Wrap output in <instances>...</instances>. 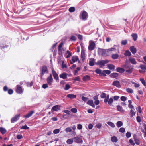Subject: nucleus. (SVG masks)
Instances as JSON below:
<instances>
[{"label": "nucleus", "instance_id": "0e129e2a", "mask_svg": "<svg viewBox=\"0 0 146 146\" xmlns=\"http://www.w3.org/2000/svg\"><path fill=\"white\" fill-rule=\"evenodd\" d=\"M13 92V90L11 89H10L8 90V93L9 94H12Z\"/></svg>", "mask_w": 146, "mask_h": 146}, {"label": "nucleus", "instance_id": "393cba45", "mask_svg": "<svg viewBox=\"0 0 146 146\" xmlns=\"http://www.w3.org/2000/svg\"><path fill=\"white\" fill-rule=\"evenodd\" d=\"M60 77L63 79H65L67 78V74L66 73H63L60 75Z\"/></svg>", "mask_w": 146, "mask_h": 146}, {"label": "nucleus", "instance_id": "e433bc0d", "mask_svg": "<svg viewBox=\"0 0 146 146\" xmlns=\"http://www.w3.org/2000/svg\"><path fill=\"white\" fill-rule=\"evenodd\" d=\"M65 131L66 132H70L72 131V129L70 127H68L65 129Z\"/></svg>", "mask_w": 146, "mask_h": 146}, {"label": "nucleus", "instance_id": "13d9d810", "mask_svg": "<svg viewBox=\"0 0 146 146\" xmlns=\"http://www.w3.org/2000/svg\"><path fill=\"white\" fill-rule=\"evenodd\" d=\"M135 141L136 144L139 145L140 144L139 141L138 139H135Z\"/></svg>", "mask_w": 146, "mask_h": 146}, {"label": "nucleus", "instance_id": "423d86ee", "mask_svg": "<svg viewBox=\"0 0 146 146\" xmlns=\"http://www.w3.org/2000/svg\"><path fill=\"white\" fill-rule=\"evenodd\" d=\"M53 80L52 76L51 74L48 76L47 78V84L51 86L53 82Z\"/></svg>", "mask_w": 146, "mask_h": 146}, {"label": "nucleus", "instance_id": "412c9836", "mask_svg": "<svg viewBox=\"0 0 146 146\" xmlns=\"http://www.w3.org/2000/svg\"><path fill=\"white\" fill-rule=\"evenodd\" d=\"M131 36L132 37L134 40L136 41L137 38V35L136 33H133L132 34Z\"/></svg>", "mask_w": 146, "mask_h": 146}, {"label": "nucleus", "instance_id": "603ef678", "mask_svg": "<svg viewBox=\"0 0 146 146\" xmlns=\"http://www.w3.org/2000/svg\"><path fill=\"white\" fill-rule=\"evenodd\" d=\"M33 82L32 81L31 83L27 82V86L28 87H31L33 84Z\"/></svg>", "mask_w": 146, "mask_h": 146}, {"label": "nucleus", "instance_id": "4d7b16f0", "mask_svg": "<svg viewBox=\"0 0 146 146\" xmlns=\"http://www.w3.org/2000/svg\"><path fill=\"white\" fill-rule=\"evenodd\" d=\"M130 113L131 114V117H133L135 114V112H134L133 110H131L130 111Z\"/></svg>", "mask_w": 146, "mask_h": 146}, {"label": "nucleus", "instance_id": "09e8293b", "mask_svg": "<svg viewBox=\"0 0 146 146\" xmlns=\"http://www.w3.org/2000/svg\"><path fill=\"white\" fill-rule=\"evenodd\" d=\"M119 131L120 132L124 133L125 131V129L124 128L121 127L119 129Z\"/></svg>", "mask_w": 146, "mask_h": 146}, {"label": "nucleus", "instance_id": "6e6552de", "mask_svg": "<svg viewBox=\"0 0 146 146\" xmlns=\"http://www.w3.org/2000/svg\"><path fill=\"white\" fill-rule=\"evenodd\" d=\"M60 110V106L58 105H55L52 108L51 111L53 112L54 111H57Z\"/></svg>", "mask_w": 146, "mask_h": 146}, {"label": "nucleus", "instance_id": "49530a36", "mask_svg": "<svg viewBox=\"0 0 146 146\" xmlns=\"http://www.w3.org/2000/svg\"><path fill=\"white\" fill-rule=\"evenodd\" d=\"M140 67L142 70H145L146 69V66L145 65L141 64L140 66Z\"/></svg>", "mask_w": 146, "mask_h": 146}, {"label": "nucleus", "instance_id": "de8ad7c7", "mask_svg": "<svg viewBox=\"0 0 146 146\" xmlns=\"http://www.w3.org/2000/svg\"><path fill=\"white\" fill-rule=\"evenodd\" d=\"M48 84H44L42 86V88L44 89L48 88Z\"/></svg>", "mask_w": 146, "mask_h": 146}, {"label": "nucleus", "instance_id": "f03ea898", "mask_svg": "<svg viewBox=\"0 0 146 146\" xmlns=\"http://www.w3.org/2000/svg\"><path fill=\"white\" fill-rule=\"evenodd\" d=\"M109 62L108 60H101L98 61L96 64L99 65L100 68H102L105 66V64Z\"/></svg>", "mask_w": 146, "mask_h": 146}, {"label": "nucleus", "instance_id": "0eeeda50", "mask_svg": "<svg viewBox=\"0 0 146 146\" xmlns=\"http://www.w3.org/2000/svg\"><path fill=\"white\" fill-rule=\"evenodd\" d=\"M133 68V66H128L125 67V68L126 69V72L128 74H130L132 73V70Z\"/></svg>", "mask_w": 146, "mask_h": 146}, {"label": "nucleus", "instance_id": "5fc2aeb1", "mask_svg": "<svg viewBox=\"0 0 146 146\" xmlns=\"http://www.w3.org/2000/svg\"><path fill=\"white\" fill-rule=\"evenodd\" d=\"M29 128V127H27L26 125H25L24 126H22L21 127V129H23L25 130L28 129Z\"/></svg>", "mask_w": 146, "mask_h": 146}, {"label": "nucleus", "instance_id": "f257e3e1", "mask_svg": "<svg viewBox=\"0 0 146 146\" xmlns=\"http://www.w3.org/2000/svg\"><path fill=\"white\" fill-rule=\"evenodd\" d=\"M98 52L99 54H101L103 56H107L109 52L108 49H104L100 48H98Z\"/></svg>", "mask_w": 146, "mask_h": 146}, {"label": "nucleus", "instance_id": "cd10ccee", "mask_svg": "<svg viewBox=\"0 0 146 146\" xmlns=\"http://www.w3.org/2000/svg\"><path fill=\"white\" fill-rule=\"evenodd\" d=\"M90 79V77L88 75H86L83 78V80L84 81L89 80Z\"/></svg>", "mask_w": 146, "mask_h": 146}, {"label": "nucleus", "instance_id": "bb28decb", "mask_svg": "<svg viewBox=\"0 0 146 146\" xmlns=\"http://www.w3.org/2000/svg\"><path fill=\"white\" fill-rule=\"evenodd\" d=\"M119 56L117 54H113L112 55V58L113 59H117L118 58Z\"/></svg>", "mask_w": 146, "mask_h": 146}, {"label": "nucleus", "instance_id": "6ab92c4d", "mask_svg": "<svg viewBox=\"0 0 146 146\" xmlns=\"http://www.w3.org/2000/svg\"><path fill=\"white\" fill-rule=\"evenodd\" d=\"M34 111H31L29 112L26 115L24 116V117H25L26 118H28L29 117H31L32 115L34 113Z\"/></svg>", "mask_w": 146, "mask_h": 146}, {"label": "nucleus", "instance_id": "b1692460", "mask_svg": "<svg viewBox=\"0 0 146 146\" xmlns=\"http://www.w3.org/2000/svg\"><path fill=\"white\" fill-rule=\"evenodd\" d=\"M95 72L96 73L98 74H101L104 76H106V74H104L103 73H102L101 70L99 69H96L95 70Z\"/></svg>", "mask_w": 146, "mask_h": 146}, {"label": "nucleus", "instance_id": "8fccbe9b", "mask_svg": "<svg viewBox=\"0 0 146 146\" xmlns=\"http://www.w3.org/2000/svg\"><path fill=\"white\" fill-rule=\"evenodd\" d=\"M121 100L122 101L124 102L127 100V98L124 96H122L121 97Z\"/></svg>", "mask_w": 146, "mask_h": 146}, {"label": "nucleus", "instance_id": "c9c22d12", "mask_svg": "<svg viewBox=\"0 0 146 146\" xmlns=\"http://www.w3.org/2000/svg\"><path fill=\"white\" fill-rule=\"evenodd\" d=\"M107 123L108 125H110L113 128L115 127V125L114 124L111 122H107Z\"/></svg>", "mask_w": 146, "mask_h": 146}, {"label": "nucleus", "instance_id": "4be33fe9", "mask_svg": "<svg viewBox=\"0 0 146 146\" xmlns=\"http://www.w3.org/2000/svg\"><path fill=\"white\" fill-rule=\"evenodd\" d=\"M113 85L117 87H119L120 86L119 82L118 81H114L113 83Z\"/></svg>", "mask_w": 146, "mask_h": 146}, {"label": "nucleus", "instance_id": "aec40b11", "mask_svg": "<svg viewBox=\"0 0 146 146\" xmlns=\"http://www.w3.org/2000/svg\"><path fill=\"white\" fill-rule=\"evenodd\" d=\"M95 60L94 59L92 58L91 59L89 62V64L90 66H93L94 64Z\"/></svg>", "mask_w": 146, "mask_h": 146}, {"label": "nucleus", "instance_id": "f8f14e48", "mask_svg": "<svg viewBox=\"0 0 146 146\" xmlns=\"http://www.w3.org/2000/svg\"><path fill=\"white\" fill-rule=\"evenodd\" d=\"M78 60V57L77 56H73L72 58V61H70V63L71 64H73V63L77 61Z\"/></svg>", "mask_w": 146, "mask_h": 146}, {"label": "nucleus", "instance_id": "f3484780", "mask_svg": "<svg viewBox=\"0 0 146 146\" xmlns=\"http://www.w3.org/2000/svg\"><path fill=\"white\" fill-rule=\"evenodd\" d=\"M87 103L88 104L91 106L92 107L94 108H95V105L93 103V101L92 100H90L88 101L87 102Z\"/></svg>", "mask_w": 146, "mask_h": 146}, {"label": "nucleus", "instance_id": "20e7f679", "mask_svg": "<svg viewBox=\"0 0 146 146\" xmlns=\"http://www.w3.org/2000/svg\"><path fill=\"white\" fill-rule=\"evenodd\" d=\"M88 17L87 13L85 11H82L80 15V18L83 20H86Z\"/></svg>", "mask_w": 146, "mask_h": 146}, {"label": "nucleus", "instance_id": "864d4df0", "mask_svg": "<svg viewBox=\"0 0 146 146\" xmlns=\"http://www.w3.org/2000/svg\"><path fill=\"white\" fill-rule=\"evenodd\" d=\"M58 49V54L60 55H62V49Z\"/></svg>", "mask_w": 146, "mask_h": 146}, {"label": "nucleus", "instance_id": "3c124183", "mask_svg": "<svg viewBox=\"0 0 146 146\" xmlns=\"http://www.w3.org/2000/svg\"><path fill=\"white\" fill-rule=\"evenodd\" d=\"M53 133L55 134L58 133L60 132V130L58 129H56L53 131Z\"/></svg>", "mask_w": 146, "mask_h": 146}, {"label": "nucleus", "instance_id": "e2e57ef3", "mask_svg": "<svg viewBox=\"0 0 146 146\" xmlns=\"http://www.w3.org/2000/svg\"><path fill=\"white\" fill-rule=\"evenodd\" d=\"M82 99L83 101L85 102L87 101V100H88L87 98L86 97L84 96H82Z\"/></svg>", "mask_w": 146, "mask_h": 146}, {"label": "nucleus", "instance_id": "2eb2a0df", "mask_svg": "<svg viewBox=\"0 0 146 146\" xmlns=\"http://www.w3.org/2000/svg\"><path fill=\"white\" fill-rule=\"evenodd\" d=\"M130 51L133 54H135L136 53L137 50L134 46H132L130 48Z\"/></svg>", "mask_w": 146, "mask_h": 146}, {"label": "nucleus", "instance_id": "338daca9", "mask_svg": "<svg viewBox=\"0 0 146 146\" xmlns=\"http://www.w3.org/2000/svg\"><path fill=\"white\" fill-rule=\"evenodd\" d=\"M70 39L72 40L75 41L76 40V38L74 36H72L71 37Z\"/></svg>", "mask_w": 146, "mask_h": 146}, {"label": "nucleus", "instance_id": "58836bf2", "mask_svg": "<svg viewBox=\"0 0 146 146\" xmlns=\"http://www.w3.org/2000/svg\"><path fill=\"white\" fill-rule=\"evenodd\" d=\"M66 54H68V55L66 56V58H68L72 56V54L70 52L67 50L66 51Z\"/></svg>", "mask_w": 146, "mask_h": 146}, {"label": "nucleus", "instance_id": "c03bdc74", "mask_svg": "<svg viewBox=\"0 0 146 146\" xmlns=\"http://www.w3.org/2000/svg\"><path fill=\"white\" fill-rule=\"evenodd\" d=\"M140 80L142 84L145 86H146V84L145 80L143 78H141Z\"/></svg>", "mask_w": 146, "mask_h": 146}, {"label": "nucleus", "instance_id": "680f3d73", "mask_svg": "<svg viewBox=\"0 0 146 146\" xmlns=\"http://www.w3.org/2000/svg\"><path fill=\"white\" fill-rule=\"evenodd\" d=\"M126 136L127 138H129L131 136V134L129 132H127L126 134Z\"/></svg>", "mask_w": 146, "mask_h": 146}, {"label": "nucleus", "instance_id": "4468645a", "mask_svg": "<svg viewBox=\"0 0 146 146\" xmlns=\"http://www.w3.org/2000/svg\"><path fill=\"white\" fill-rule=\"evenodd\" d=\"M129 60L130 62L133 64L135 65L137 63V62L135 59L133 58H130L129 59Z\"/></svg>", "mask_w": 146, "mask_h": 146}, {"label": "nucleus", "instance_id": "69168bd1", "mask_svg": "<svg viewBox=\"0 0 146 146\" xmlns=\"http://www.w3.org/2000/svg\"><path fill=\"white\" fill-rule=\"evenodd\" d=\"M129 142L130 143H131L132 145L134 146L135 145V143L133 142V140L131 139H130L129 140Z\"/></svg>", "mask_w": 146, "mask_h": 146}, {"label": "nucleus", "instance_id": "c756f323", "mask_svg": "<svg viewBox=\"0 0 146 146\" xmlns=\"http://www.w3.org/2000/svg\"><path fill=\"white\" fill-rule=\"evenodd\" d=\"M111 140L113 142H116L118 141V139L115 136H113L111 138Z\"/></svg>", "mask_w": 146, "mask_h": 146}, {"label": "nucleus", "instance_id": "052dcab7", "mask_svg": "<svg viewBox=\"0 0 146 146\" xmlns=\"http://www.w3.org/2000/svg\"><path fill=\"white\" fill-rule=\"evenodd\" d=\"M119 98V96H114L113 99L115 100H117Z\"/></svg>", "mask_w": 146, "mask_h": 146}, {"label": "nucleus", "instance_id": "f704fd0d", "mask_svg": "<svg viewBox=\"0 0 146 146\" xmlns=\"http://www.w3.org/2000/svg\"><path fill=\"white\" fill-rule=\"evenodd\" d=\"M113 102V99L111 98H110V99L108 101V103L109 105H111Z\"/></svg>", "mask_w": 146, "mask_h": 146}, {"label": "nucleus", "instance_id": "dca6fc26", "mask_svg": "<svg viewBox=\"0 0 146 146\" xmlns=\"http://www.w3.org/2000/svg\"><path fill=\"white\" fill-rule=\"evenodd\" d=\"M117 110L121 112H123L125 111L123 109L122 107L119 105L117 106Z\"/></svg>", "mask_w": 146, "mask_h": 146}, {"label": "nucleus", "instance_id": "6e6d98bb", "mask_svg": "<svg viewBox=\"0 0 146 146\" xmlns=\"http://www.w3.org/2000/svg\"><path fill=\"white\" fill-rule=\"evenodd\" d=\"M82 128V126L80 124H78L77 125V129L78 130H80Z\"/></svg>", "mask_w": 146, "mask_h": 146}, {"label": "nucleus", "instance_id": "c85d7f7f", "mask_svg": "<svg viewBox=\"0 0 146 146\" xmlns=\"http://www.w3.org/2000/svg\"><path fill=\"white\" fill-rule=\"evenodd\" d=\"M73 142V138H71L68 139L66 141V143L67 144H72Z\"/></svg>", "mask_w": 146, "mask_h": 146}, {"label": "nucleus", "instance_id": "9d476101", "mask_svg": "<svg viewBox=\"0 0 146 146\" xmlns=\"http://www.w3.org/2000/svg\"><path fill=\"white\" fill-rule=\"evenodd\" d=\"M74 142L77 143H82L83 142V141L81 138L78 137H74Z\"/></svg>", "mask_w": 146, "mask_h": 146}, {"label": "nucleus", "instance_id": "bf43d9fd", "mask_svg": "<svg viewBox=\"0 0 146 146\" xmlns=\"http://www.w3.org/2000/svg\"><path fill=\"white\" fill-rule=\"evenodd\" d=\"M108 50L109 52L110 51H115L116 50V49L114 48H110L108 49Z\"/></svg>", "mask_w": 146, "mask_h": 146}, {"label": "nucleus", "instance_id": "7c9ffc66", "mask_svg": "<svg viewBox=\"0 0 146 146\" xmlns=\"http://www.w3.org/2000/svg\"><path fill=\"white\" fill-rule=\"evenodd\" d=\"M118 75V74L116 73H111L110 75V76L112 78H116Z\"/></svg>", "mask_w": 146, "mask_h": 146}, {"label": "nucleus", "instance_id": "2f4dec72", "mask_svg": "<svg viewBox=\"0 0 146 146\" xmlns=\"http://www.w3.org/2000/svg\"><path fill=\"white\" fill-rule=\"evenodd\" d=\"M0 131L2 134H4L6 132V130L5 128L0 127Z\"/></svg>", "mask_w": 146, "mask_h": 146}, {"label": "nucleus", "instance_id": "ddd939ff", "mask_svg": "<svg viewBox=\"0 0 146 146\" xmlns=\"http://www.w3.org/2000/svg\"><path fill=\"white\" fill-rule=\"evenodd\" d=\"M52 72L54 79L56 80L58 79V75L54 69L52 70Z\"/></svg>", "mask_w": 146, "mask_h": 146}, {"label": "nucleus", "instance_id": "72a5a7b5", "mask_svg": "<svg viewBox=\"0 0 146 146\" xmlns=\"http://www.w3.org/2000/svg\"><path fill=\"white\" fill-rule=\"evenodd\" d=\"M107 66L110 70H114L115 68V66L112 64H108Z\"/></svg>", "mask_w": 146, "mask_h": 146}, {"label": "nucleus", "instance_id": "a878e982", "mask_svg": "<svg viewBox=\"0 0 146 146\" xmlns=\"http://www.w3.org/2000/svg\"><path fill=\"white\" fill-rule=\"evenodd\" d=\"M123 123L121 121H119L117 122L116 123V125L118 127H120L122 126Z\"/></svg>", "mask_w": 146, "mask_h": 146}, {"label": "nucleus", "instance_id": "473e14b6", "mask_svg": "<svg viewBox=\"0 0 146 146\" xmlns=\"http://www.w3.org/2000/svg\"><path fill=\"white\" fill-rule=\"evenodd\" d=\"M131 54V52L129 50H126L124 54V55L126 56H130Z\"/></svg>", "mask_w": 146, "mask_h": 146}, {"label": "nucleus", "instance_id": "5701e85b", "mask_svg": "<svg viewBox=\"0 0 146 146\" xmlns=\"http://www.w3.org/2000/svg\"><path fill=\"white\" fill-rule=\"evenodd\" d=\"M67 97L70 98V99H74L76 98V96L73 94H69L67 95Z\"/></svg>", "mask_w": 146, "mask_h": 146}, {"label": "nucleus", "instance_id": "1a4fd4ad", "mask_svg": "<svg viewBox=\"0 0 146 146\" xmlns=\"http://www.w3.org/2000/svg\"><path fill=\"white\" fill-rule=\"evenodd\" d=\"M20 116V114L16 115L14 117H13L11 119V122L13 123L19 119V117Z\"/></svg>", "mask_w": 146, "mask_h": 146}, {"label": "nucleus", "instance_id": "7ed1b4c3", "mask_svg": "<svg viewBox=\"0 0 146 146\" xmlns=\"http://www.w3.org/2000/svg\"><path fill=\"white\" fill-rule=\"evenodd\" d=\"M88 49L89 50L92 51L96 47V44L92 40L90 41L89 43Z\"/></svg>", "mask_w": 146, "mask_h": 146}, {"label": "nucleus", "instance_id": "37998d69", "mask_svg": "<svg viewBox=\"0 0 146 146\" xmlns=\"http://www.w3.org/2000/svg\"><path fill=\"white\" fill-rule=\"evenodd\" d=\"M70 88V86L68 84H67L65 85V88L64 89L65 90H67Z\"/></svg>", "mask_w": 146, "mask_h": 146}, {"label": "nucleus", "instance_id": "ea45409f", "mask_svg": "<svg viewBox=\"0 0 146 146\" xmlns=\"http://www.w3.org/2000/svg\"><path fill=\"white\" fill-rule=\"evenodd\" d=\"M127 40H123L121 41V44L122 45H125L127 44Z\"/></svg>", "mask_w": 146, "mask_h": 146}, {"label": "nucleus", "instance_id": "a18cd8bd", "mask_svg": "<svg viewBox=\"0 0 146 146\" xmlns=\"http://www.w3.org/2000/svg\"><path fill=\"white\" fill-rule=\"evenodd\" d=\"M104 73H105L107 74H110L111 73L110 71L108 70H104L103 71Z\"/></svg>", "mask_w": 146, "mask_h": 146}, {"label": "nucleus", "instance_id": "a211bd4d", "mask_svg": "<svg viewBox=\"0 0 146 146\" xmlns=\"http://www.w3.org/2000/svg\"><path fill=\"white\" fill-rule=\"evenodd\" d=\"M117 71L120 73H122L124 72L125 70L122 68L118 67L117 68Z\"/></svg>", "mask_w": 146, "mask_h": 146}, {"label": "nucleus", "instance_id": "774afa93", "mask_svg": "<svg viewBox=\"0 0 146 146\" xmlns=\"http://www.w3.org/2000/svg\"><path fill=\"white\" fill-rule=\"evenodd\" d=\"M93 127V125L91 124H89L88 125V128L89 129H91Z\"/></svg>", "mask_w": 146, "mask_h": 146}, {"label": "nucleus", "instance_id": "9b49d317", "mask_svg": "<svg viewBox=\"0 0 146 146\" xmlns=\"http://www.w3.org/2000/svg\"><path fill=\"white\" fill-rule=\"evenodd\" d=\"M17 89L16 90V92L18 93L21 94L23 93V90L21 87L19 85L17 86Z\"/></svg>", "mask_w": 146, "mask_h": 146}, {"label": "nucleus", "instance_id": "79ce46f5", "mask_svg": "<svg viewBox=\"0 0 146 146\" xmlns=\"http://www.w3.org/2000/svg\"><path fill=\"white\" fill-rule=\"evenodd\" d=\"M71 111L72 112L76 113L77 112V109L75 108H73L71 109Z\"/></svg>", "mask_w": 146, "mask_h": 146}, {"label": "nucleus", "instance_id": "39448f33", "mask_svg": "<svg viewBox=\"0 0 146 146\" xmlns=\"http://www.w3.org/2000/svg\"><path fill=\"white\" fill-rule=\"evenodd\" d=\"M48 70L47 67L45 66H43L42 69V73L40 75L41 78H42L44 74L47 73Z\"/></svg>", "mask_w": 146, "mask_h": 146}, {"label": "nucleus", "instance_id": "4c0bfd02", "mask_svg": "<svg viewBox=\"0 0 146 146\" xmlns=\"http://www.w3.org/2000/svg\"><path fill=\"white\" fill-rule=\"evenodd\" d=\"M75 8L74 7H71L69 9V11L70 12H73L75 11Z\"/></svg>", "mask_w": 146, "mask_h": 146}, {"label": "nucleus", "instance_id": "a19ab883", "mask_svg": "<svg viewBox=\"0 0 146 146\" xmlns=\"http://www.w3.org/2000/svg\"><path fill=\"white\" fill-rule=\"evenodd\" d=\"M126 91L128 93H133V90L131 88H128L126 89Z\"/></svg>", "mask_w": 146, "mask_h": 146}]
</instances>
